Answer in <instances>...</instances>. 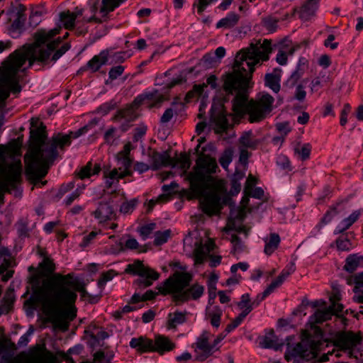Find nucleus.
Instances as JSON below:
<instances>
[{"mask_svg": "<svg viewBox=\"0 0 363 363\" xmlns=\"http://www.w3.org/2000/svg\"><path fill=\"white\" fill-rule=\"evenodd\" d=\"M92 215L99 220V223L115 220L116 218L113 206L108 201L100 202L96 211L92 213Z\"/></svg>", "mask_w": 363, "mask_h": 363, "instance_id": "16", "label": "nucleus"}, {"mask_svg": "<svg viewBox=\"0 0 363 363\" xmlns=\"http://www.w3.org/2000/svg\"><path fill=\"white\" fill-rule=\"evenodd\" d=\"M294 338L293 336L286 337L287 349L285 353V358L289 361L292 358H300L310 361L318 357L323 342V333L320 328L315 330L314 335H308L303 338L295 346H291L289 340Z\"/></svg>", "mask_w": 363, "mask_h": 363, "instance_id": "8", "label": "nucleus"}, {"mask_svg": "<svg viewBox=\"0 0 363 363\" xmlns=\"http://www.w3.org/2000/svg\"><path fill=\"white\" fill-rule=\"evenodd\" d=\"M246 317V313H240L239 315L235 318L230 324H228L225 329V332L227 333H230L234 329H235L237 327H238L240 323L243 321L244 318Z\"/></svg>", "mask_w": 363, "mask_h": 363, "instance_id": "56", "label": "nucleus"}, {"mask_svg": "<svg viewBox=\"0 0 363 363\" xmlns=\"http://www.w3.org/2000/svg\"><path fill=\"white\" fill-rule=\"evenodd\" d=\"M127 177V172L123 174H119V172L117 168H114L113 169L108 171H104V177L105 178V186L107 189H110L113 184L118 183L120 179H123Z\"/></svg>", "mask_w": 363, "mask_h": 363, "instance_id": "33", "label": "nucleus"}, {"mask_svg": "<svg viewBox=\"0 0 363 363\" xmlns=\"http://www.w3.org/2000/svg\"><path fill=\"white\" fill-rule=\"evenodd\" d=\"M100 118H94L86 125L75 132L69 134L57 133L50 140H47L45 126L38 118H32L30 121V144L24 160L26 174L29 180L35 186H44L47 181L41 179L45 177L48 170L59 155L57 147L64 150L66 146L71 144L72 138H77L96 127Z\"/></svg>", "mask_w": 363, "mask_h": 363, "instance_id": "3", "label": "nucleus"}, {"mask_svg": "<svg viewBox=\"0 0 363 363\" xmlns=\"http://www.w3.org/2000/svg\"><path fill=\"white\" fill-rule=\"evenodd\" d=\"M156 224L154 223H151L145 225H143L138 230L140 235L143 237L144 240L147 238L149 235L152 233V232L155 229Z\"/></svg>", "mask_w": 363, "mask_h": 363, "instance_id": "58", "label": "nucleus"}, {"mask_svg": "<svg viewBox=\"0 0 363 363\" xmlns=\"http://www.w3.org/2000/svg\"><path fill=\"white\" fill-rule=\"evenodd\" d=\"M147 132V126L141 124L134 129V134L133 140L134 142H138L143 138Z\"/></svg>", "mask_w": 363, "mask_h": 363, "instance_id": "61", "label": "nucleus"}, {"mask_svg": "<svg viewBox=\"0 0 363 363\" xmlns=\"http://www.w3.org/2000/svg\"><path fill=\"white\" fill-rule=\"evenodd\" d=\"M274 291L268 286L267 289L262 293L259 294L256 298L252 301L254 308L257 307L260 303Z\"/></svg>", "mask_w": 363, "mask_h": 363, "instance_id": "60", "label": "nucleus"}, {"mask_svg": "<svg viewBox=\"0 0 363 363\" xmlns=\"http://www.w3.org/2000/svg\"><path fill=\"white\" fill-rule=\"evenodd\" d=\"M100 171V164H95L93 167L92 163L89 162L84 167L81 168L78 172V176L80 179H84L90 177L91 175L98 174Z\"/></svg>", "mask_w": 363, "mask_h": 363, "instance_id": "36", "label": "nucleus"}, {"mask_svg": "<svg viewBox=\"0 0 363 363\" xmlns=\"http://www.w3.org/2000/svg\"><path fill=\"white\" fill-rule=\"evenodd\" d=\"M358 267H363V256L351 255L347 257L344 266L346 271L353 272Z\"/></svg>", "mask_w": 363, "mask_h": 363, "instance_id": "37", "label": "nucleus"}, {"mask_svg": "<svg viewBox=\"0 0 363 363\" xmlns=\"http://www.w3.org/2000/svg\"><path fill=\"white\" fill-rule=\"evenodd\" d=\"M304 72L305 70L301 69L300 68H296L294 72H292L289 78L287 79L286 84L290 88L294 87L303 76Z\"/></svg>", "mask_w": 363, "mask_h": 363, "instance_id": "51", "label": "nucleus"}, {"mask_svg": "<svg viewBox=\"0 0 363 363\" xmlns=\"http://www.w3.org/2000/svg\"><path fill=\"white\" fill-rule=\"evenodd\" d=\"M231 242L233 244L232 252L234 255L236 253H240L244 250L245 245L237 235H233L231 236Z\"/></svg>", "mask_w": 363, "mask_h": 363, "instance_id": "54", "label": "nucleus"}, {"mask_svg": "<svg viewBox=\"0 0 363 363\" xmlns=\"http://www.w3.org/2000/svg\"><path fill=\"white\" fill-rule=\"evenodd\" d=\"M362 341V337L359 334L352 331H341L335 337L334 346L335 348L327 354L322 355L318 362H326L329 360V355L334 354L336 357H340L342 353H346L348 357L353 356V349L359 345Z\"/></svg>", "mask_w": 363, "mask_h": 363, "instance_id": "9", "label": "nucleus"}, {"mask_svg": "<svg viewBox=\"0 0 363 363\" xmlns=\"http://www.w3.org/2000/svg\"><path fill=\"white\" fill-rule=\"evenodd\" d=\"M360 214V211H355L352 213L347 218L343 219L337 226L335 230V234H340L347 230L350 226L352 225L353 223L357 221Z\"/></svg>", "mask_w": 363, "mask_h": 363, "instance_id": "31", "label": "nucleus"}, {"mask_svg": "<svg viewBox=\"0 0 363 363\" xmlns=\"http://www.w3.org/2000/svg\"><path fill=\"white\" fill-rule=\"evenodd\" d=\"M281 69L280 68H274L271 73H267L264 77V84L271 89L274 93L280 91Z\"/></svg>", "mask_w": 363, "mask_h": 363, "instance_id": "24", "label": "nucleus"}, {"mask_svg": "<svg viewBox=\"0 0 363 363\" xmlns=\"http://www.w3.org/2000/svg\"><path fill=\"white\" fill-rule=\"evenodd\" d=\"M83 11L82 9L77 7L73 12L69 11L60 12L59 14L60 21L66 29L71 30L74 26L76 19L82 16Z\"/></svg>", "mask_w": 363, "mask_h": 363, "instance_id": "20", "label": "nucleus"}, {"mask_svg": "<svg viewBox=\"0 0 363 363\" xmlns=\"http://www.w3.org/2000/svg\"><path fill=\"white\" fill-rule=\"evenodd\" d=\"M129 345L140 353L153 352V340L145 336L132 338Z\"/></svg>", "mask_w": 363, "mask_h": 363, "instance_id": "21", "label": "nucleus"}, {"mask_svg": "<svg viewBox=\"0 0 363 363\" xmlns=\"http://www.w3.org/2000/svg\"><path fill=\"white\" fill-rule=\"evenodd\" d=\"M148 156L152 163L151 169L153 170H157L162 167H167L173 164V158L171 157L168 151L160 153L150 149L148 151Z\"/></svg>", "mask_w": 363, "mask_h": 363, "instance_id": "15", "label": "nucleus"}, {"mask_svg": "<svg viewBox=\"0 0 363 363\" xmlns=\"http://www.w3.org/2000/svg\"><path fill=\"white\" fill-rule=\"evenodd\" d=\"M355 284L354 291L357 293V289L363 287V272L356 274L353 278L348 280V284Z\"/></svg>", "mask_w": 363, "mask_h": 363, "instance_id": "64", "label": "nucleus"}, {"mask_svg": "<svg viewBox=\"0 0 363 363\" xmlns=\"http://www.w3.org/2000/svg\"><path fill=\"white\" fill-rule=\"evenodd\" d=\"M238 306L240 309L242 310L240 313H246V316L253 310L254 306L250 301L249 294L242 295L240 301L238 303Z\"/></svg>", "mask_w": 363, "mask_h": 363, "instance_id": "44", "label": "nucleus"}, {"mask_svg": "<svg viewBox=\"0 0 363 363\" xmlns=\"http://www.w3.org/2000/svg\"><path fill=\"white\" fill-rule=\"evenodd\" d=\"M94 330H96V332L95 333L92 331L90 334V337L94 342H99V340H103L108 337L107 332L102 330L96 326H94Z\"/></svg>", "mask_w": 363, "mask_h": 363, "instance_id": "55", "label": "nucleus"}, {"mask_svg": "<svg viewBox=\"0 0 363 363\" xmlns=\"http://www.w3.org/2000/svg\"><path fill=\"white\" fill-rule=\"evenodd\" d=\"M120 132L119 128L113 125L108 127L104 133V143L108 146L118 145L121 135Z\"/></svg>", "mask_w": 363, "mask_h": 363, "instance_id": "26", "label": "nucleus"}, {"mask_svg": "<svg viewBox=\"0 0 363 363\" xmlns=\"http://www.w3.org/2000/svg\"><path fill=\"white\" fill-rule=\"evenodd\" d=\"M62 359H65L68 363H74L73 359L63 352L55 354L47 350L33 363H61Z\"/></svg>", "mask_w": 363, "mask_h": 363, "instance_id": "18", "label": "nucleus"}, {"mask_svg": "<svg viewBox=\"0 0 363 363\" xmlns=\"http://www.w3.org/2000/svg\"><path fill=\"white\" fill-rule=\"evenodd\" d=\"M195 352V360L203 362L211 357L215 350L214 345H211L208 342V333L203 331L202 334L197 337L196 342L192 345Z\"/></svg>", "mask_w": 363, "mask_h": 363, "instance_id": "11", "label": "nucleus"}, {"mask_svg": "<svg viewBox=\"0 0 363 363\" xmlns=\"http://www.w3.org/2000/svg\"><path fill=\"white\" fill-rule=\"evenodd\" d=\"M117 107V103L115 100L112 99L108 102L102 104L99 106L96 110V113H100L102 116L107 115L110 111L114 110Z\"/></svg>", "mask_w": 363, "mask_h": 363, "instance_id": "49", "label": "nucleus"}, {"mask_svg": "<svg viewBox=\"0 0 363 363\" xmlns=\"http://www.w3.org/2000/svg\"><path fill=\"white\" fill-rule=\"evenodd\" d=\"M239 142L243 147L250 149H256L260 143V141L254 137L252 130L243 133L239 139Z\"/></svg>", "mask_w": 363, "mask_h": 363, "instance_id": "34", "label": "nucleus"}, {"mask_svg": "<svg viewBox=\"0 0 363 363\" xmlns=\"http://www.w3.org/2000/svg\"><path fill=\"white\" fill-rule=\"evenodd\" d=\"M280 237L277 233H271L269 238L265 240L264 252L267 255H272L277 249L280 243Z\"/></svg>", "mask_w": 363, "mask_h": 363, "instance_id": "40", "label": "nucleus"}, {"mask_svg": "<svg viewBox=\"0 0 363 363\" xmlns=\"http://www.w3.org/2000/svg\"><path fill=\"white\" fill-rule=\"evenodd\" d=\"M215 247V242L211 239L208 240L204 245L201 242H196L194 250L195 263L198 264H202L206 255L212 252Z\"/></svg>", "mask_w": 363, "mask_h": 363, "instance_id": "19", "label": "nucleus"}, {"mask_svg": "<svg viewBox=\"0 0 363 363\" xmlns=\"http://www.w3.org/2000/svg\"><path fill=\"white\" fill-rule=\"evenodd\" d=\"M170 235V230H167L163 232L157 231L155 235L154 245L156 246L165 243Z\"/></svg>", "mask_w": 363, "mask_h": 363, "instance_id": "53", "label": "nucleus"}, {"mask_svg": "<svg viewBox=\"0 0 363 363\" xmlns=\"http://www.w3.org/2000/svg\"><path fill=\"white\" fill-rule=\"evenodd\" d=\"M15 146L0 145V203H4L6 193L20 196L22 164Z\"/></svg>", "mask_w": 363, "mask_h": 363, "instance_id": "6", "label": "nucleus"}, {"mask_svg": "<svg viewBox=\"0 0 363 363\" xmlns=\"http://www.w3.org/2000/svg\"><path fill=\"white\" fill-rule=\"evenodd\" d=\"M296 270L295 264L290 262L281 272L278 277L274 280L269 286L274 291L277 288L280 286L286 279Z\"/></svg>", "mask_w": 363, "mask_h": 363, "instance_id": "29", "label": "nucleus"}, {"mask_svg": "<svg viewBox=\"0 0 363 363\" xmlns=\"http://www.w3.org/2000/svg\"><path fill=\"white\" fill-rule=\"evenodd\" d=\"M223 315V311L219 306H214L212 308L206 307V318L210 320L213 327L218 328L220 324V318Z\"/></svg>", "mask_w": 363, "mask_h": 363, "instance_id": "30", "label": "nucleus"}, {"mask_svg": "<svg viewBox=\"0 0 363 363\" xmlns=\"http://www.w3.org/2000/svg\"><path fill=\"white\" fill-rule=\"evenodd\" d=\"M0 259H2V262L0 264L1 279L4 281H7L12 277L13 274V270L9 269L10 267H13V261L11 259L10 252L8 249L5 247L0 248Z\"/></svg>", "mask_w": 363, "mask_h": 363, "instance_id": "17", "label": "nucleus"}, {"mask_svg": "<svg viewBox=\"0 0 363 363\" xmlns=\"http://www.w3.org/2000/svg\"><path fill=\"white\" fill-rule=\"evenodd\" d=\"M125 272L140 277L146 276L147 277H150L152 280H157L160 277L158 272L148 267H145L143 262L140 260H135L133 264H128Z\"/></svg>", "mask_w": 363, "mask_h": 363, "instance_id": "13", "label": "nucleus"}, {"mask_svg": "<svg viewBox=\"0 0 363 363\" xmlns=\"http://www.w3.org/2000/svg\"><path fill=\"white\" fill-rule=\"evenodd\" d=\"M136 108L133 103L124 108L118 110L111 118L113 122L119 123V130L121 133L128 131L132 126V123L138 118Z\"/></svg>", "mask_w": 363, "mask_h": 363, "instance_id": "10", "label": "nucleus"}, {"mask_svg": "<svg viewBox=\"0 0 363 363\" xmlns=\"http://www.w3.org/2000/svg\"><path fill=\"white\" fill-rule=\"evenodd\" d=\"M30 220L28 216H22L15 223L14 226L16 229L18 236L21 238H28L32 228L30 227Z\"/></svg>", "mask_w": 363, "mask_h": 363, "instance_id": "25", "label": "nucleus"}, {"mask_svg": "<svg viewBox=\"0 0 363 363\" xmlns=\"http://www.w3.org/2000/svg\"><path fill=\"white\" fill-rule=\"evenodd\" d=\"M175 347V344L172 342L169 337L157 335L153 341V352H157L160 354L172 350Z\"/></svg>", "mask_w": 363, "mask_h": 363, "instance_id": "22", "label": "nucleus"}, {"mask_svg": "<svg viewBox=\"0 0 363 363\" xmlns=\"http://www.w3.org/2000/svg\"><path fill=\"white\" fill-rule=\"evenodd\" d=\"M44 13H45V11L41 6L33 8L29 16L30 26L32 27H36L41 21V17Z\"/></svg>", "mask_w": 363, "mask_h": 363, "instance_id": "43", "label": "nucleus"}, {"mask_svg": "<svg viewBox=\"0 0 363 363\" xmlns=\"http://www.w3.org/2000/svg\"><path fill=\"white\" fill-rule=\"evenodd\" d=\"M179 165L184 170H186L190 167L191 161L189 156L186 152H182L178 158L173 159V164L170 166L175 167Z\"/></svg>", "mask_w": 363, "mask_h": 363, "instance_id": "45", "label": "nucleus"}, {"mask_svg": "<svg viewBox=\"0 0 363 363\" xmlns=\"http://www.w3.org/2000/svg\"><path fill=\"white\" fill-rule=\"evenodd\" d=\"M198 171L189 176L191 189L201 201L203 211L211 216L220 211V196L216 191H208V179L205 174L216 172L218 165L214 158L201 155L196 160Z\"/></svg>", "mask_w": 363, "mask_h": 363, "instance_id": "5", "label": "nucleus"}, {"mask_svg": "<svg viewBox=\"0 0 363 363\" xmlns=\"http://www.w3.org/2000/svg\"><path fill=\"white\" fill-rule=\"evenodd\" d=\"M108 52L107 50H102L99 55H95L86 64L89 69L92 72H96L101 67L106 63L108 61Z\"/></svg>", "mask_w": 363, "mask_h": 363, "instance_id": "28", "label": "nucleus"}, {"mask_svg": "<svg viewBox=\"0 0 363 363\" xmlns=\"http://www.w3.org/2000/svg\"><path fill=\"white\" fill-rule=\"evenodd\" d=\"M333 316L332 308L317 309L315 313L311 316V323H322L324 321L330 320Z\"/></svg>", "mask_w": 363, "mask_h": 363, "instance_id": "35", "label": "nucleus"}, {"mask_svg": "<svg viewBox=\"0 0 363 363\" xmlns=\"http://www.w3.org/2000/svg\"><path fill=\"white\" fill-rule=\"evenodd\" d=\"M61 26L50 30H40L34 35L35 42L28 46H23L11 53L0 65V111L6 106V100L10 93L18 94L21 91L19 85L21 73L25 71L22 68L26 61L29 67L35 61H47L51 53L61 43V38H53L60 33Z\"/></svg>", "mask_w": 363, "mask_h": 363, "instance_id": "4", "label": "nucleus"}, {"mask_svg": "<svg viewBox=\"0 0 363 363\" xmlns=\"http://www.w3.org/2000/svg\"><path fill=\"white\" fill-rule=\"evenodd\" d=\"M319 1L320 0H306L301 8V18L308 20L309 18L314 16L318 8Z\"/></svg>", "mask_w": 363, "mask_h": 363, "instance_id": "27", "label": "nucleus"}, {"mask_svg": "<svg viewBox=\"0 0 363 363\" xmlns=\"http://www.w3.org/2000/svg\"><path fill=\"white\" fill-rule=\"evenodd\" d=\"M138 203V199H133L123 202L120 207V212L123 214L132 213Z\"/></svg>", "mask_w": 363, "mask_h": 363, "instance_id": "50", "label": "nucleus"}, {"mask_svg": "<svg viewBox=\"0 0 363 363\" xmlns=\"http://www.w3.org/2000/svg\"><path fill=\"white\" fill-rule=\"evenodd\" d=\"M239 19L240 16L238 14L230 12L216 23V28H232L238 24Z\"/></svg>", "mask_w": 363, "mask_h": 363, "instance_id": "32", "label": "nucleus"}, {"mask_svg": "<svg viewBox=\"0 0 363 363\" xmlns=\"http://www.w3.org/2000/svg\"><path fill=\"white\" fill-rule=\"evenodd\" d=\"M233 150L230 147L225 149L222 153L219 158V162L223 169H226L228 167L233 160Z\"/></svg>", "mask_w": 363, "mask_h": 363, "instance_id": "48", "label": "nucleus"}, {"mask_svg": "<svg viewBox=\"0 0 363 363\" xmlns=\"http://www.w3.org/2000/svg\"><path fill=\"white\" fill-rule=\"evenodd\" d=\"M114 354L112 352L106 354L102 350H99L93 354L92 363H109L113 359Z\"/></svg>", "mask_w": 363, "mask_h": 363, "instance_id": "46", "label": "nucleus"}, {"mask_svg": "<svg viewBox=\"0 0 363 363\" xmlns=\"http://www.w3.org/2000/svg\"><path fill=\"white\" fill-rule=\"evenodd\" d=\"M158 91L155 90L152 92H147L138 96L133 101V104L135 107L140 106L145 100H155L157 102H161L162 96L161 95L157 96Z\"/></svg>", "mask_w": 363, "mask_h": 363, "instance_id": "38", "label": "nucleus"}, {"mask_svg": "<svg viewBox=\"0 0 363 363\" xmlns=\"http://www.w3.org/2000/svg\"><path fill=\"white\" fill-rule=\"evenodd\" d=\"M192 277L189 273L176 272L164 282L163 286L158 287L159 292L163 295L172 294L176 302L197 300L203 295L204 287L195 284L186 289Z\"/></svg>", "mask_w": 363, "mask_h": 363, "instance_id": "7", "label": "nucleus"}, {"mask_svg": "<svg viewBox=\"0 0 363 363\" xmlns=\"http://www.w3.org/2000/svg\"><path fill=\"white\" fill-rule=\"evenodd\" d=\"M341 202L337 203L335 205L331 206L326 212L324 216L321 218L320 223L315 226L318 231H320L324 225L329 223L333 218L339 213L340 211L337 210V206Z\"/></svg>", "mask_w": 363, "mask_h": 363, "instance_id": "39", "label": "nucleus"}, {"mask_svg": "<svg viewBox=\"0 0 363 363\" xmlns=\"http://www.w3.org/2000/svg\"><path fill=\"white\" fill-rule=\"evenodd\" d=\"M294 152L300 156L302 161H305L310 157L311 145L309 143H306L300 149L298 147H296L294 149Z\"/></svg>", "mask_w": 363, "mask_h": 363, "instance_id": "52", "label": "nucleus"}, {"mask_svg": "<svg viewBox=\"0 0 363 363\" xmlns=\"http://www.w3.org/2000/svg\"><path fill=\"white\" fill-rule=\"evenodd\" d=\"M124 69L122 65L113 67L108 72V79L106 81V84L108 83V80L113 81L120 77L123 73Z\"/></svg>", "mask_w": 363, "mask_h": 363, "instance_id": "57", "label": "nucleus"}, {"mask_svg": "<svg viewBox=\"0 0 363 363\" xmlns=\"http://www.w3.org/2000/svg\"><path fill=\"white\" fill-rule=\"evenodd\" d=\"M300 48L299 45L294 46L288 50H279L276 57L277 62L280 65H285L287 63V55H292L296 50Z\"/></svg>", "mask_w": 363, "mask_h": 363, "instance_id": "47", "label": "nucleus"}, {"mask_svg": "<svg viewBox=\"0 0 363 363\" xmlns=\"http://www.w3.org/2000/svg\"><path fill=\"white\" fill-rule=\"evenodd\" d=\"M116 158L118 160V166L117 169L119 172V174H123L127 172V176H130L131 174V171L130 168L132 164V160L128 156L123 157L116 155Z\"/></svg>", "mask_w": 363, "mask_h": 363, "instance_id": "42", "label": "nucleus"}, {"mask_svg": "<svg viewBox=\"0 0 363 363\" xmlns=\"http://www.w3.org/2000/svg\"><path fill=\"white\" fill-rule=\"evenodd\" d=\"M26 21V16L23 13V11H18L17 13V18L13 21L12 23V28L15 30H21L23 29Z\"/></svg>", "mask_w": 363, "mask_h": 363, "instance_id": "59", "label": "nucleus"}, {"mask_svg": "<svg viewBox=\"0 0 363 363\" xmlns=\"http://www.w3.org/2000/svg\"><path fill=\"white\" fill-rule=\"evenodd\" d=\"M271 45V40L264 39L262 43L259 40L242 49L235 55L233 70L223 76L224 101H230L236 116L247 114L250 123L262 121L272 111L274 99L269 94H262L256 99L249 100L255 66L269 60Z\"/></svg>", "mask_w": 363, "mask_h": 363, "instance_id": "1", "label": "nucleus"}, {"mask_svg": "<svg viewBox=\"0 0 363 363\" xmlns=\"http://www.w3.org/2000/svg\"><path fill=\"white\" fill-rule=\"evenodd\" d=\"M337 247L341 251H348L351 247V242L347 238H339L336 240Z\"/></svg>", "mask_w": 363, "mask_h": 363, "instance_id": "63", "label": "nucleus"}, {"mask_svg": "<svg viewBox=\"0 0 363 363\" xmlns=\"http://www.w3.org/2000/svg\"><path fill=\"white\" fill-rule=\"evenodd\" d=\"M53 279L55 286L48 281H45L43 286H40L39 279L35 277V294L25 301V306L31 310H35L41 305L48 320L53 326L66 331L69 328V323L77 315V308L74 306L77 298L76 291L80 293L82 298H89L90 303H94L95 299L97 301L99 298L90 295L85 289L84 281L73 278L72 274L62 275L57 273Z\"/></svg>", "mask_w": 363, "mask_h": 363, "instance_id": "2", "label": "nucleus"}, {"mask_svg": "<svg viewBox=\"0 0 363 363\" xmlns=\"http://www.w3.org/2000/svg\"><path fill=\"white\" fill-rule=\"evenodd\" d=\"M259 345L263 348H270L277 351L281 349L284 345V342L282 339H279V337L274 335V330H272L262 338L259 342Z\"/></svg>", "mask_w": 363, "mask_h": 363, "instance_id": "23", "label": "nucleus"}, {"mask_svg": "<svg viewBox=\"0 0 363 363\" xmlns=\"http://www.w3.org/2000/svg\"><path fill=\"white\" fill-rule=\"evenodd\" d=\"M209 123L216 133H223L226 131L229 125L224 112L220 110H215L213 107L211 109Z\"/></svg>", "mask_w": 363, "mask_h": 363, "instance_id": "14", "label": "nucleus"}, {"mask_svg": "<svg viewBox=\"0 0 363 363\" xmlns=\"http://www.w3.org/2000/svg\"><path fill=\"white\" fill-rule=\"evenodd\" d=\"M186 312L176 311L174 313L168 315V326L170 328H174L178 325L182 324L186 322Z\"/></svg>", "mask_w": 363, "mask_h": 363, "instance_id": "41", "label": "nucleus"}, {"mask_svg": "<svg viewBox=\"0 0 363 363\" xmlns=\"http://www.w3.org/2000/svg\"><path fill=\"white\" fill-rule=\"evenodd\" d=\"M115 274H116L113 270H109L106 272L103 273L98 281L99 286L101 288L104 286L106 282L111 280Z\"/></svg>", "mask_w": 363, "mask_h": 363, "instance_id": "62", "label": "nucleus"}, {"mask_svg": "<svg viewBox=\"0 0 363 363\" xmlns=\"http://www.w3.org/2000/svg\"><path fill=\"white\" fill-rule=\"evenodd\" d=\"M39 268H40L39 272L33 275L30 279V284L32 286L33 294L30 296L29 298H30L35 294V289L33 287V280H34L35 277H37L39 279L40 286H43L45 281H48L53 286H55V284L53 277H55V275L56 274H54L50 279H42V278H43V277H50L55 272V264L53 262V261L50 258H49L48 257H45L43 258V261L39 264Z\"/></svg>", "mask_w": 363, "mask_h": 363, "instance_id": "12", "label": "nucleus"}]
</instances>
